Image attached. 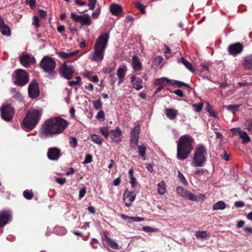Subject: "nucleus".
Here are the masks:
<instances>
[{"label":"nucleus","instance_id":"obj_2","mask_svg":"<svg viewBox=\"0 0 252 252\" xmlns=\"http://www.w3.org/2000/svg\"><path fill=\"white\" fill-rule=\"evenodd\" d=\"M194 139L190 135H184L179 139L177 147V158L183 160L188 158L193 149Z\"/></svg>","mask_w":252,"mask_h":252},{"label":"nucleus","instance_id":"obj_20","mask_svg":"<svg viewBox=\"0 0 252 252\" xmlns=\"http://www.w3.org/2000/svg\"><path fill=\"white\" fill-rule=\"evenodd\" d=\"M130 82L133 84V87L136 90H140L143 88L142 80L139 77L132 75L130 78Z\"/></svg>","mask_w":252,"mask_h":252},{"label":"nucleus","instance_id":"obj_8","mask_svg":"<svg viewBox=\"0 0 252 252\" xmlns=\"http://www.w3.org/2000/svg\"><path fill=\"white\" fill-rule=\"evenodd\" d=\"M67 62H64L60 67L59 72L60 74L67 80H70L73 77L75 71L72 65H67Z\"/></svg>","mask_w":252,"mask_h":252},{"label":"nucleus","instance_id":"obj_37","mask_svg":"<svg viewBox=\"0 0 252 252\" xmlns=\"http://www.w3.org/2000/svg\"><path fill=\"white\" fill-rule=\"evenodd\" d=\"M100 131L102 135H103L105 138H107L110 136V131L109 128L107 126L102 127L100 129Z\"/></svg>","mask_w":252,"mask_h":252},{"label":"nucleus","instance_id":"obj_5","mask_svg":"<svg viewBox=\"0 0 252 252\" xmlns=\"http://www.w3.org/2000/svg\"><path fill=\"white\" fill-rule=\"evenodd\" d=\"M207 151L206 147L202 145L196 146L193 158L192 164L194 166H203L206 161Z\"/></svg>","mask_w":252,"mask_h":252},{"label":"nucleus","instance_id":"obj_39","mask_svg":"<svg viewBox=\"0 0 252 252\" xmlns=\"http://www.w3.org/2000/svg\"><path fill=\"white\" fill-rule=\"evenodd\" d=\"M138 149L139 155L141 157V158L143 159H145V158L144 157H145V155L146 154V147L143 145H141V146H138Z\"/></svg>","mask_w":252,"mask_h":252},{"label":"nucleus","instance_id":"obj_28","mask_svg":"<svg viewBox=\"0 0 252 252\" xmlns=\"http://www.w3.org/2000/svg\"><path fill=\"white\" fill-rule=\"evenodd\" d=\"M226 208V204L223 201H219L213 205V210H223Z\"/></svg>","mask_w":252,"mask_h":252},{"label":"nucleus","instance_id":"obj_1","mask_svg":"<svg viewBox=\"0 0 252 252\" xmlns=\"http://www.w3.org/2000/svg\"><path fill=\"white\" fill-rule=\"evenodd\" d=\"M68 123L64 119L57 117L46 120L42 125L39 133L42 137H53L63 132L67 126Z\"/></svg>","mask_w":252,"mask_h":252},{"label":"nucleus","instance_id":"obj_38","mask_svg":"<svg viewBox=\"0 0 252 252\" xmlns=\"http://www.w3.org/2000/svg\"><path fill=\"white\" fill-rule=\"evenodd\" d=\"M94 107L96 110H99L102 107V102L100 99H98L93 102Z\"/></svg>","mask_w":252,"mask_h":252},{"label":"nucleus","instance_id":"obj_48","mask_svg":"<svg viewBox=\"0 0 252 252\" xmlns=\"http://www.w3.org/2000/svg\"><path fill=\"white\" fill-rule=\"evenodd\" d=\"M192 107L194 108V110L196 112H200L203 108L202 103H195L192 105Z\"/></svg>","mask_w":252,"mask_h":252},{"label":"nucleus","instance_id":"obj_25","mask_svg":"<svg viewBox=\"0 0 252 252\" xmlns=\"http://www.w3.org/2000/svg\"><path fill=\"white\" fill-rule=\"evenodd\" d=\"M121 218L124 220H128V222H139L144 220V218L140 217H129L124 214L121 215Z\"/></svg>","mask_w":252,"mask_h":252},{"label":"nucleus","instance_id":"obj_16","mask_svg":"<svg viewBox=\"0 0 252 252\" xmlns=\"http://www.w3.org/2000/svg\"><path fill=\"white\" fill-rule=\"evenodd\" d=\"M21 63L25 67H29L31 64L35 63V59L30 54H24L20 58Z\"/></svg>","mask_w":252,"mask_h":252},{"label":"nucleus","instance_id":"obj_6","mask_svg":"<svg viewBox=\"0 0 252 252\" xmlns=\"http://www.w3.org/2000/svg\"><path fill=\"white\" fill-rule=\"evenodd\" d=\"M39 65L44 72L50 75L55 73V69L56 66V62L49 56H45L41 60Z\"/></svg>","mask_w":252,"mask_h":252},{"label":"nucleus","instance_id":"obj_54","mask_svg":"<svg viewBox=\"0 0 252 252\" xmlns=\"http://www.w3.org/2000/svg\"><path fill=\"white\" fill-rule=\"evenodd\" d=\"M87 191H86V188L85 187L79 190V197L81 199L83 197H84L86 194Z\"/></svg>","mask_w":252,"mask_h":252},{"label":"nucleus","instance_id":"obj_40","mask_svg":"<svg viewBox=\"0 0 252 252\" xmlns=\"http://www.w3.org/2000/svg\"><path fill=\"white\" fill-rule=\"evenodd\" d=\"M76 81H70L67 83L68 85L70 86H73L75 85L80 86L81 84V78L80 76H77L76 77Z\"/></svg>","mask_w":252,"mask_h":252},{"label":"nucleus","instance_id":"obj_26","mask_svg":"<svg viewBox=\"0 0 252 252\" xmlns=\"http://www.w3.org/2000/svg\"><path fill=\"white\" fill-rule=\"evenodd\" d=\"M186 196H187L189 200L193 201H198L200 199L203 200L205 197V195L203 194H200L199 195H196L192 194L188 190Z\"/></svg>","mask_w":252,"mask_h":252},{"label":"nucleus","instance_id":"obj_53","mask_svg":"<svg viewBox=\"0 0 252 252\" xmlns=\"http://www.w3.org/2000/svg\"><path fill=\"white\" fill-rule=\"evenodd\" d=\"M96 1V0H89L88 6L90 9H94Z\"/></svg>","mask_w":252,"mask_h":252},{"label":"nucleus","instance_id":"obj_55","mask_svg":"<svg viewBox=\"0 0 252 252\" xmlns=\"http://www.w3.org/2000/svg\"><path fill=\"white\" fill-rule=\"evenodd\" d=\"M93 161V157L90 154H88L85 157V160L83 162L84 164L91 163Z\"/></svg>","mask_w":252,"mask_h":252},{"label":"nucleus","instance_id":"obj_19","mask_svg":"<svg viewBox=\"0 0 252 252\" xmlns=\"http://www.w3.org/2000/svg\"><path fill=\"white\" fill-rule=\"evenodd\" d=\"M132 66L135 72H139L142 70L143 66L141 62L139 61L138 57L136 55L133 56L132 58Z\"/></svg>","mask_w":252,"mask_h":252},{"label":"nucleus","instance_id":"obj_61","mask_svg":"<svg viewBox=\"0 0 252 252\" xmlns=\"http://www.w3.org/2000/svg\"><path fill=\"white\" fill-rule=\"evenodd\" d=\"M100 9H96L94 12L92 13V17L93 18H97L100 14Z\"/></svg>","mask_w":252,"mask_h":252},{"label":"nucleus","instance_id":"obj_41","mask_svg":"<svg viewBox=\"0 0 252 252\" xmlns=\"http://www.w3.org/2000/svg\"><path fill=\"white\" fill-rule=\"evenodd\" d=\"M239 107L240 106L239 105H228L226 106V108L228 110L234 114L237 111H238Z\"/></svg>","mask_w":252,"mask_h":252},{"label":"nucleus","instance_id":"obj_15","mask_svg":"<svg viewBox=\"0 0 252 252\" xmlns=\"http://www.w3.org/2000/svg\"><path fill=\"white\" fill-rule=\"evenodd\" d=\"M140 130L139 129L133 128L131 131L130 136V147L136 149L138 146V139Z\"/></svg>","mask_w":252,"mask_h":252},{"label":"nucleus","instance_id":"obj_43","mask_svg":"<svg viewBox=\"0 0 252 252\" xmlns=\"http://www.w3.org/2000/svg\"><path fill=\"white\" fill-rule=\"evenodd\" d=\"M23 196L27 199L30 200L33 198V194L31 191L27 189L23 192Z\"/></svg>","mask_w":252,"mask_h":252},{"label":"nucleus","instance_id":"obj_46","mask_svg":"<svg viewBox=\"0 0 252 252\" xmlns=\"http://www.w3.org/2000/svg\"><path fill=\"white\" fill-rule=\"evenodd\" d=\"M135 6L137 9H138L140 11V12L142 14L146 13V11L145 10V6L143 4H141L139 2H136L135 3Z\"/></svg>","mask_w":252,"mask_h":252},{"label":"nucleus","instance_id":"obj_33","mask_svg":"<svg viewBox=\"0 0 252 252\" xmlns=\"http://www.w3.org/2000/svg\"><path fill=\"white\" fill-rule=\"evenodd\" d=\"M181 63H182L189 71L192 72H194V68L192 67V64L185 58H182L181 59Z\"/></svg>","mask_w":252,"mask_h":252},{"label":"nucleus","instance_id":"obj_23","mask_svg":"<svg viewBox=\"0 0 252 252\" xmlns=\"http://www.w3.org/2000/svg\"><path fill=\"white\" fill-rule=\"evenodd\" d=\"M110 10L113 15L118 16L122 12L123 8L120 5L113 3L110 5Z\"/></svg>","mask_w":252,"mask_h":252},{"label":"nucleus","instance_id":"obj_7","mask_svg":"<svg viewBox=\"0 0 252 252\" xmlns=\"http://www.w3.org/2000/svg\"><path fill=\"white\" fill-rule=\"evenodd\" d=\"M29 81V75L25 70L19 69L15 71V76L14 77V84L22 87L26 85Z\"/></svg>","mask_w":252,"mask_h":252},{"label":"nucleus","instance_id":"obj_42","mask_svg":"<svg viewBox=\"0 0 252 252\" xmlns=\"http://www.w3.org/2000/svg\"><path fill=\"white\" fill-rule=\"evenodd\" d=\"M176 192L181 195L183 196H186L187 193H188V190L185 189L183 187H178L176 188Z\"/></svg>","mask_w":252,"mask_h":252},{"label":"nucleus","instance_id":"obj_24","mask_svg":"<svg viewBox=\"0 0 252 252\" xmlns=\"http://www.w3.org/2000/svg\"><path fill=\"white\" fill-rule=\"evenodd\" d=\"M165 114L166 116L171 120H174L178 114V110L174 109H166Z\"/></svg>","mask_w":252,"mask_h":252},{"label":"nucleus","instance_id":"obj_44","mask_svg":"<svg viewBox=\"0 0 252 252\" xmlns=\"http://www.w3.org/2000/svg\"><path fill=\"white\" fill-rule=\"evenodd\" d=\"M195 235L197 238H205L209 236L208 234L205 231H197Z\"/></svg>","mask_w":252,"mask_h":252},{"label":"nucleus","instance_id":"obj_10","mask_svg":"<svg viewBox=\"0 0 252 252\" xmlns=\"http://www.w3.org/2000/svg\"><path fill=\"white\" fill-rule=\"evenodd\" d=\"M40 91L39 85L36 80H32L29 85L28 94L30 97L34 99L39 95Z\"/></svg>","mask_w":252,"mask_h":252},{"label":"nucleus","instance_id":"obj_12","mask_svg":"<svg viewBox=\"0 0 252 252\" xmlns=\"http://www.w3.org/2000/svg\"><path fill=\"white\" fill-rule=\"evenodd\" d=\"M244 49V46L240 42L230 44L228 47V52L230 55L236 56L240 54Z\"/></svg>","mask_w":252,"mask_h":252},{"label":"nucleus","instance_id":"obj_35","mask_svg":"<svg viewBox=\"0 0 252 252\" xmlns=\"http://www.w3.org/2000/svg\"><path fill=\"white\" fill-rule=\"evenodd\" d=\"M172 80H170L165 77H162L161 78H158V85H172Z\"/></svg>","mask_w":252,"mask_h":252},{"label":"nucleus","instance_id":"obj_13","mask_svg":"<svg viewBox=\"0 0 252 252\" xmlns=\"http://www.w3.org/2000/svg\"><path fill=\"white\" fill-rule=\"evenodd\" d=\"M12 219V216L9 211L6 210L0 211V228L7 224Z\"/></svg>","mask_w":252,"mask_h":252},{"label":"nucleus","instance_id":"obj_3","mask_svg":"<svg viewBox=\"0 0 252 252\" xmlns=\"http://www.w3.org/2000/svg\"><path fill=\"white\" fill-rule=\"evenodd\" d=\"M109 37V33L107 32L100 34L99 36L94 47L93 56L91 58L92 61L99 63L103 60L104 52L107 47Z\"/></svg>","mask_w":252,"mask_h":252},{"label":"nucleus","instance_id":"obj_18","mask_svg":"<svg viewBox=\"0 0 252 252\" xmlns=\"http://www.w3.org/2000/svg\"><path fill=\"white\" fill-rule=\"evenodd\" d=\"M124 198L128 199V202H126L125 205L127 207L131 206L132 202H133L136 197V194L133 191H129L126 189L124 194Z\"/></svg>","mask_w":252,"mask_h":252},{"label":"nucleus","instance_id":"obj_31","mask_svg":"<svg viewBox=\"0 0 252 252\" xmlns=\"http://www.w3.org/2000/svg\"><path fill=\"white\" fill-rule=\"evenodd\" d=\"M54 232L59 235H63L66 232V229L62 226H56L54 228Z\"/></svg>","mask_w":252,"mask_h":252},{"label":"nucleus","instance_id":"obj_22","mask_svg":"<svg viewBox=\"0 0 252 252\" xmlns=\"http://www.w3.org/2000/svg\"><path fill=\"white\" fill-rule=\"evenodd\" d=\"M0 29L3 35L7 36L10 35L11 30L9 27L5 24L4 20L1 18L0 19Z\"/></svg>","mask_w":252,"mask_h":252},{"label":"nucleus","instance_id":"obj_49","mask_svg":"<svg viewBox=\"0 0 252 252\" xmlns=\"http://www.w3.org/2000/svg\"><path fill=\"white\" fill-rule=\"evenodd\" d=\"M77 139L74 137H71L69 138V143L71 147L75 148L77 145Z\"/></svg>","mask_w":252,"mask_h":252},{"label":"nucleus","instance_id":"obj_47","mask_svg":"<svg viewBox=\"0 0 252 252\" xmlns=\"http://www.w3.org/2000/svg\"><path fill=\"white\" fill-rule=\"evenodd\" d=\"M244 126L249 131L252 130V120L248 119L246 120Z\"/></svg>","mask_w":252,"mask_h":252},{"label":"nucleus","instance_id":"obj_60","mask_svg":"<svg viewBox=\"0 0 252 252\" xmlns=\"http://www.w3.org/2000/svg\"><path fill=\"white\" fill-rule=\"evenodd\" d=\"M56 181L60 185H63L66 182V179L65 178H57Z\"/></svg>","mask_w":252,"mask_h":252},{"label":"nucleus","instance_id":"obj_52","mask_svg":"<svg viewBox=\"0 0 252 252\" xmlns=\"http://www.w3.org/2000/svg\"><path fill=\"white\" fill-rule=\"evenodd\" d=\"M104 117H105L104 112L103 110H100L98 112V113L96 116V118L97 120H103L104 119Z\"/></svg>","mask_w":252,"mask_h":252},{"label":"nucleus","instance_id":"obj_11","mask_svg":"<svg viewBox=\"0 0 252 252\" xmlns=\"http://www.w3.org/2000/svg\"><path fill=\"white\" fill-rule=\"evenodd\" d=\"M71 17L76 22H80L82 26H88L92 24L91 20L88 14L78 15L76 13L72 12Z\"/></svg>","mask_w":252,"mask_h":252},{"label":"nucleus","instance_id":"obj_32","mask_svg":"<svg viewBox=\"0 0 252 252\" xmlns=\"http://www.w3.org/2000/svg\"><path fill=\"white\" fill-rule=\"evenodd\" d=\"M91 139L94 142L99 145H101L104 141L100 135L95 134L92 135Z\"/></svg>","mask_w":252,"mask_h":252},{"label":"nucleus","instance_id":"obj_62","mask_svg":"<svg viewBox=\"0 0 252 252\" xmlns=\"http://www.w3.org/2000/svg\"><path fill=\"white\" fill-rule=\"evenodd\" d=\"M36 0H29L28 4L31 9L35 6Z\"/></svg>","mask_w":252,"mask_h":252},{"label":"nucleus","instance_id":"obj_34","mask_svg":"<svg viewBox=\"0 0 252 252\" xmlns=\"http://www.w3.org/2000/svg\"><path fill=\"white\" fill-rule=\"evenodd\" d=\"M166 191V185L163 181L158 183V194H164Z\"/></svg>","mask_w":252,"mask_h":252},{"label":"nucleus","instance_id":"obj_57","mask_svg":"<svg viewBox=\"0 0 252 252\" xmlns=\"http://www.w3.org/2000/svg\"><path fill=\"white\" fill-rule=\"evenodd\" d=\"M32 24L35 26L36 28L40 27L39 20L37 16H34L33 17Z\"/></svg>","mask_w":252,"mask_h":252},{"label":"nucleus","instance_id":"obj_9","mask_svg":"<svg viewBox=\"0 0 252 252\" xmlns=\"http://www.w3.org/2000/svg\"><path fill=\"white\" fill-rule=\"evenodd\" d=\"M15 110L10 104L3 105L0 108L1 117L6 122H10L14 115Z\"/></svg>","mask_w":252,"mask_h":252},{"label":"nucleus","instance_id":"obj_51","mask_svg":"<svg viewBox=\"0 0 252 252\" xmlns=\"http://www.w3.org/2000/svg\"><path fill=\"white\" fill-rule=\"evenodd\" d=\"M125 70L123 68L119 67L117 71V75L119 78L125 77Z\"/></svg>","mask_w":252,"mask_h":252},{"label":"nucleus","instance_id":"obj_21","mask_svg":"<svg viewBox=\"0 0 252 252\" xmlns=\"http://www.w3.org/2000/svg\"><path fill=\"white\" fill-rule=\"evenodd\" d=\"M243 68L245 70H252V55H250L244 57L242 63Z\"/></svg>","mask_w":252,"mask_h":252},{"label":"nucleus","instance_id":"obj_36","mask_svg":"<svg viewBox=\"0 0 252 252\" xmlns=\"http://www.w3.org/2000/svg\"><path fill=\"white\" fill-rule=\"evenodd\" d=\"M172 85H176L177 87H178L179 88H181L182 86H185L188 88H190V87L189 84H186V83H185L183 82L180 81L172 80Z\"/></svg>","mask_w":252,"mask_h":252},{"label":"nucleus","instance_id":"obj_56","mask_svg":"<svg viewBox=\"0 0 252 252\" xmlns=\"http://www.w3.org/2000/svg\"><path fill=\"white\" fill-rule=\"evenodd\" d=\"M178 178L180 180V181L182 182L183 184H187V180L186 179V178H185L184 176L183 175V174L180 172V171H178Z\"/></svg>","mask_w":252,"mask_h":252},{"label":"nucleus","instance_id":"obj_17","mask_svg":"<svg viewBox=\"0 0 252 252\" xmlns=\"http://www.w3.org/2000/svg\"><path fill=\"white\" fill-rule=\"evenodd\" d=\"M61 156V150L56 147L50 148L47 152L48 158L52 160H57Z\"/></svg>","mask_w":252,"mask_h":252},{"label":"nucleus","instance_id":"obj_27","mask_svg":"<svg viewBox=\"0 0 252 252\" xmlns=\"http://www.w3.org/2000/svg\"><path fill=\"white\" fill-rule=\"evenodd\" d=\"M79 53L78 50H76L70 53H65L64 52H59L58 55L63 59H67L71 57L77 55Z\"/></svg>","mask_w":252,"mask_h":252},{"label":"nucleus","instance_id":"obj_58","mask_svg":"<svg viewBox=\"0 0 252 252\" xmlns=\"http://www.w3.org/2000/svg\"><path fill=\"white\" fill-rule=\"evenodd\" d=\"M173 93L180 97H184V93H183V91L180 89L175 90L173 91Z\"/></svg>","mask_w":252,"mask_h":252},{"label":"nucleus","instance_id":"obj_29","mask_svg":"<svg viewBox=\"0 0 252 252\" xmlns=\"http://www.w3.org/2000/svg\"><path fill=\"white\" fill-rule=\"evenodd\" d=\"M239 133L240 137L242 139V143L243 144H247L251 141L250 137L245 131L240 130Z\"/></svg>","mask_w":252,"mask_h":252},{"label":"nucleus","instance_id":"obj_59","mask_svg":"<svg viewBox=\"0 0 252 252\" xmlns=\"http://www.w3.org/2000/svg\"><path fill=\"white\" fill-rule=\"evenodd\" d=\"M234 205L237 208H242L244 206L245 203L243 201H236L235 202Z\"/></svg>","mask_w":252,"mask_h":252},{"label":"nucleus","instance_id":"obj_64","mask_svg":"<svg viewBox=\"0 0 252 252\" xmlns=\"http://www.w3.org/2000/svg\"><path fill=\"white\" fill-rule=\"evenodd\" d=\"M75 172V170L72 167H70L67 169V172L66 173V175H70L74 174Z\"/></svg>","mask_w":252,"mask_h":252},{"label":"nucleus","instance_id":"obj_63","mask_svg":"<svg viewBox=\"0 0 252 252\" xmlns=\"http://www.w3.org/2000/svg\"><path fill=\"white\" fill-rule=\"evenodd\" d=\"M121 182V179L120 177H118L113 181V184L115 186H117L120 184Z\"/></svg>","mask_w":252,"mask_h":252},{"label":"nucleus","instance_id":"obj_30","mask_svg":"<svg viewBox=\"0 0 252 252\" xmlns=\"http://www.w3.org/2000/svg\"><path fill=\"white\" fill-rule=\"evenodd\" d=\"M105 239H106L107 244L109 245L110 247L115 250L118 249V245L115 241L108 237L107 235H105Z\"/></svg>","mask_w":252,"mask_h":252},{"label":"nucleus","instance_id":"obj_45","mask_svg":"<svg viewBox=\"0 0 252 252\" xmlns=\"http://www.w3.org/2000/svg\"><path fill=\"white\" fill-rule=\"evenodd\" d=\"M11 93L13 94V96L20 99L22 97V95L16 88L11 89Z\"/></svg>","mask_w":252,"mask_h":252},{"label":"nucleus","instance_id":"obj_14","mask_svg":"<svg viewBox=\"0 0 252 252\" xmlns=\"http://www.w3.org/2000/svg\"><path fill=\"white\" fill-rule=\"evenodd\" d=\"M110 137L112 141L115 143H118L122 141V132L119 127H117L115 129L110 130Z\"/></svg>","mask_w":252,"mask_h":252},{"label":"nucleus","instance_id":"obj_4","mask_svg":"<svg viewBox=\"0 0 252 252\" xmlns=\"http://www.w3.org/2000/svg\"><path fill=\"white\" fill-rule=\"evenodd\" d=\"M42 115L41 109H30L26 113L21 124L27 131H31L39 123Z\"/></svg>","mask_w":252,"mask_h":252},{"label":"nucleus","instance_id":"obj_50","mask_svg":"<svg viewBox=\"0 0 252 252\" xmlns=\"http://www.w3.org/2000/svg\"><path fill=\"white\" fill-rule=\"evenodd\" d=\"M206 110L208 112L211 116L215 117V113L212 109V106L209 104V103H207L206 106Z\"/></svg>","mask_w":252,"mask_h":252}]
</instances>
